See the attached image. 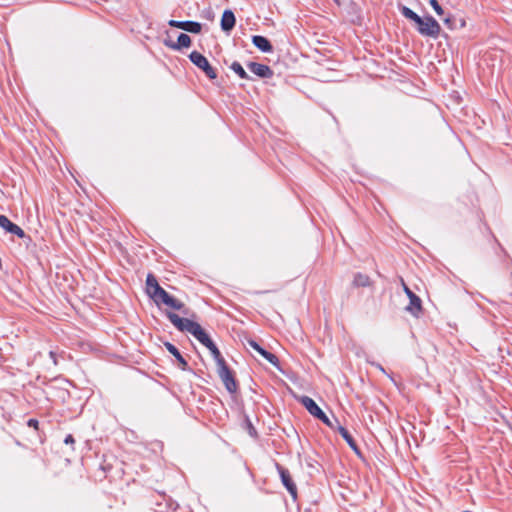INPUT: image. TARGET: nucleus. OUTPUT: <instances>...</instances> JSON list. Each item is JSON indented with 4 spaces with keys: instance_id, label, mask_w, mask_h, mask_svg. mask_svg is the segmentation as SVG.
Instances as JSON below:
<instances>
[{
    "instance_id": "obj_28",
    "label": "nucleus",
    "mask_w": 512,
    "mask_h": 512,
    "mask_svg": "<svg viewBox=\"0 0 512 512\" xmlns=\"http://www.w3.org/2000/svg\"><path fill=\"white\" fill-rule=\"evenodd\" d=\"M444 22H445V23H449V22H450V19H448V18H447V19H445V20H444Z\"/></svg>"
},
{
    "instance_id": "obj_13",
    "label": "nucleus",
    "mask_w": 512,
    "mask_h": 512,
    "mask_svg": "<svg viewBox=\"0 0 512 512\" xmlns=\"http://www.w3.org/2000/svg\"><path fill=\"white\" fill-rule=\"evenodd\" d=\"M203 346L207 348L213 342L200 324L196 323L191 333Z\"/></svg>"
},
{
    "instance_id": "obj_10",
    "label": "nucleus",
    "mask_w": 512,
    "mask_h": 512,
    "mask_svg": "<svg viewBox=\"0 0 512 512\" xmlns=\"http://www.w3.org/2000/svg\"><path fill=\"white\" fill-rule=\"evenodd\" d=\"M247 67L252 73L261 78H270L273 76V71L268 65L256 62H249L247 64Z\"/></svg>"
},
{
    "instance_id": "obj_18",
    "label": "nucleus",
    "mask_w": 512,
    "mask_h": 512,
    "mask_svg": "<svg viewBox=\"0 0 512 512\" xmlns=\"http://www.w3.org/2000/svg\"><path fill=\"white\" fill-rule=\"evenodd\" d=\"M408 298L410 302L409 305L406 307V310L409 311L414 316H418L422 310L421 299L416 294H413Z\"/></svg>"
},
{
    "instance_id": "obj_5",
    "label": "nucleus",
    "mask_w": 512,
    "mask_h": 512,
    "mask_svg": "<svg viewBox=\"0 0 512 512\" xmlns=\"http://www.w3.org/2000/svg\"><path fill=\"white\" fill-rule=\"evenodd\" d=\"M217 373L221 378L225 388L230 392L234 393L237 391L238 385L234 378L233 372L229 369L227 364L217 367Z\"/></svg>"
},
{
    "instance_id": "obj_8",
    "label": "nucleus",
    "mask_w": 512,
    "mask_h": 512,
    "mask_svg": "<svg viewBox=\"0 0 512 512\" xmlns=\"http://www.w3.org/2000/svg\"><path fill=\"white\" fill-rule=\"evenodd\" d=\"M168 25L171 27L179 28L187 32L198 34L202 30V25L195 21H177L169 20Z\"/></svg>"
},
{
    "instance_id": "obj_2",
    "label": "nucleus",
    "mask_w": 512,
    "mask_h": 512,
    "mask_svg": "<svg viewBox=\"0 0 512 512\" xmlns=\"http://www.w3.org/2000/svg\"><path fill=\"white\" fill-rule=\"evenodd\" d=\"M400 11L404 17L413 21L417 25V31L425 37L437 38L441 32L440 24L432 17H420L413 10L402 6Z\"/></svg>"
},
{
    "instance_id": "obj_1",
    "label": "nucleus",
    "mask_w": 512,
    "mask_h": 512,
    "mask_svg": "<svg viewBox=\"0 0 512 512\" xmlns=\"http://www.w3.org/2000/svg\"><path fill=\"white\" fill-rule=\"evenodd\" d=\"M145 291L158 307L165 305L170 309L182 311L184 314H188V310L185 309V304L164 290L152 273H149L146 277Z\"/></svg>"
},
{
    "instance_id": "obj_9",
    "label": "nucleus",
    "mask_w": 512,
    "mask_h": 512,
    "mask_svg": "<svg viewBox=\"0 0 512 512\" xmlns=\"http://www.w3.org/2000/svg\"><path fill=\"white\" fill-rule=\"evenodd\" d=\"M0 227L6 232L14 234L21 239L26 236L24 230L20 226L11 222L5 215H0Z\"/></svg>"
},
{
    "instance_id": "obj_20",
    "label": "nucleus",
    "mask_w": 512,
    "mask_h": 512,
    "mask_svg": "<svg viewBox=\"0 0 512 512\" xmlns=\"http://www.w3.org/2000/svg\"><path fill=\"white\" fill-rule=\"evenodd\" d=\"M371 284H372L371 278L367 274H363V273L355 274L353 281H352V285L357 288L358 287H369V286H371Z\"/></svg>"
},
{
    "instance_id": "obj_4",
    "label": "nucleus",
    "mask_w": 512,
    "mask_h": 512,
    "mask_svg": "<svg viewBox=\"0 0 512 512\" xmlns=\"http://www.w3.org/2000/svg\"><path fill=\"white\" fill-rule=\"evenodd\" d=\"M191 62L201 69L209 79H215L217 73L215 69L210 65L207 58L198 51H192L189 55Z\"/></svg>"
},
{
    "instance_id": "obj_21",
    "label": "nucleus",
    "mask_w": 512,
    "mask_h": 512,
    "mask_svg": "<svg viewBox=\"0 0 512 512\" xmlns=\"http://www.w3.org/2000/svg\"><path fill=\"white\" fill-rule=\"evenodd\" d=\"M207 349L211 352L214 360L216 361L217 367L226 364L225 359L221 355L219 349L217 348L214 342H211V344L207 346Z\"/></svg>"
},
{
    "instance_id": "obj_6",
    "label": "nucleus",
    "mask_w": 512,
    "mask_h": 512,
    "mask_svg": "<svg viewBox=\"0 0 512 512\" xmlns=\"http://www.w3.org/2000/svg\"><path fill=\"white\" fill-rule=\"evenodd\" d=\"M166 316L170 320V322L175 326V328H177L181 332L191 333L193 327L197 323L188 318H182L171 311H167Z\"/></svg>"
},
{
    "instance_id": "obj_11",
    "label": "nucleus",
    "mask_w": 512,
    "mask_h": 512,
    "mask_svg": "<svg viewBox=\"0 0 512 512\" xmlns=\"http://www.w3.org/2000/svg\"><path fill=\"white\" fill-rule=\"evenodd\" d=\"M165 45L173 50H180L181 48H188L191 46V38L185 33L178 36L177 42L165 41Z\"/></svg>"
},
{
    "instance_id": "obj_23",
    "label": "nucleus",
    "mask_w": 512,
    "mask_h": 512,
    "mask_svg": "<svg viewBox=\"0 0 512 512\" xmlns=\"http://www.w3.org/2000/svg\"><path fill=\"white\" fill-rule=\"evenodd\" d=\"M430 5L432 6L437 15H443L444 11L437 0H430Z\"/></svg>"
},
{
    "instance_id": "obj_22",
    "label": "nucleus",
    "mask_w": 512,
    "mask_h": 512,
    "mask_svg": "<svg viewBox=\"0 0 512 512\" xmlns=\"http://www.w3.org/2000/svg\"><path fill=\"white\" fill-rule=\"evenodd\" d=\"M230 68L241 78V79H249V75L246 73L244 68L239 62H233Z\"/></svg>"
},
{
    "instance_id": "obj_14",
    "label": "nucleus",
    "mask_w": 512,
    "mask_h": 512,
    "mask_svg": "<svg viewBox=\"0 0 512 512\" xmlns=\"http://www.w3.org/2000/svg\"><path fill=\"white\" fill-rule=\"evenodd\" d=\"M249 345L256 351L258 352L261 356H263L269 363L273 364V365H277L278 364V358L276 355H274L273 353L271 352H268L266 351L265 349H263L257 342L251 340L249 341Z\"/></svg>"
},
{
    "instance_id": "obj_26",
    "label": "nucleus",
    "mask_w": 512,
    "mask_h": 512,
    "mask_svg": "<svg viewBox=\"0 0 512 512\" xmlns=\"http://www.w3.org/2000/svg\"><path fill=\"white\" fill-rule=\"evenodd\" d=\"M64 443H65V444H71V445H73V444L75 443V439H74V437H73L71 434H69V435H67V436H66V438L64 439Z\"/></svg>"
},
{
    "instance_id": "obj_17",
    "label": "nucleus",
    "mask_w": 512,
    "mask_h": 512,
    "mask_svg": "<svg viewBox=\"0 0 512 512\" xmlns=\"http://www.w3.org/2000/svg\"><path fill=\"white\" fill-rule=\"evenodd\" d=\"M252 43L262 52H272V50H273V47H272L270 41L264 36H260V35L253 36Z\"/></svg>"
},
{
    "instance_id": "obj_15",
    "label": "nucleus",
    "mask_w": 512,
    "mask_h": 512,
    "mask_svg": "<svg viewBox=\"0 0 512 512\" xmlns=\"http://www.w3.org/2000/svg\"><path fill=\"white\" fill-rule=\"evenodd\" d=\"M235 16L231 10H225L221 17V28L223 31H230L235 26Z\"/></svg>"
},
{
    "instance_id": "obj_24",
    "label": "nucleus",
    "mask_w": 512,
    "mask_h": 512,
    "mask_svg": "<svg viewBox=\"0 0 512 512\" xmlns=\"http://www.w3.org/2000/svg\"><path fill=\"white\" fill-rule=\"evenodd\" d=\"M401 284H402V287H403V290L405 292V294L410 297L411 295L415 294L414 292L411 291V289L406 285V283L404 282L403 279H401Z\"/></svg>"
},
{
    "instance_id": "obj_19",
    "label": "nucleus",
    "mask_w": 512,
    "mask_h": 512,
    "mask_svg": "<svg viewBox=\"0 0 512 512\" xmlns=\"http://www.w3.org/2000/svg\"><path fill=\"white\" fill-rule=\"evenodd\" d=\"M165 346L167 350L177 359L180 367L182 370H186L188 367L187 361L183 358V356L180 354L179 350L171 343L166 342Z\"/></svg>"
},
{
    "instance_id": "obj_3",
    "label": "nucleus",
    "mask_w": 512,
    "mask_h": 512,
    "mask_svg": "<svg viewBox=\"0 0 512 512\" xmlns=\"http://www.w3.org/2000/svg\"><path fill=\"white\" fill-rule=\"evenodd\" d=\"M299 401L312 416L321 420L328 427L334 429V423L326 416V414L321 410V408L312 398L308 396H302L300 397Z\"/></svg>"
},
{
    "instance_id": "obj_7",
    "label": "nucleus",
    "mask_w": 512,
    "mask_h": 512,
    "mask_svg": "<svg viewBox=\"0 0 512 512\" xmlns=\"http://www.w3.org/2000/svg\"><path fill=\"white\" fill-rule=\"evenodd\" d=\"M276 468L279 472L282 484L285 486L291 497L296 500L298 496L297 487L290 472L279 464L276 465Z\"/></svg>"
},
{
    "instance_id": "obj_12",
    "label": "nucleus",
    "mask_w": 512,
    "mask_h": 512,
    "mask_svg": "<svg viewBox=\"0 0 512 512\" xmlns=\"http://www.w3.org/2000/svg\"><path fill=\"white\" fill-rule=\"evenodd\" d=\"M203 346L207 348L213 342L200 324L196 323L191 333Z\"/></svg>"
},
{
    "instance_id": "obj_27",
    "label": "nucleus",
    "mask_w": 512,
    "mask_h": 512,
    "mask_svg": "<svg viewBox=\"0 0 512 512\" xmlns=\"http://www.w3.org/2000/svg\"><path fill=\"white\" fill-rule=\"evenodd\" d=\"M50 356L54 359V363L56 364L55 353L53 351L50 352Z\"/></svg>"
},
{
    "instance_id": "obj_16",
    "label": "nucleus",
    "mask_w": 512,
    "mask_h": 512,
    "mask_svg": "<svg viewBox=\"0 0 512 512\" xmlns=\"http://www.w3.org/2000/svg\"><path fill=\"white\" fill-rule=\"evenodd\" d=\"M336 424L337 426L334 425V428H336L338 430V432L340 433V435L343 437V439L347 442V444L357 453H359V448L355 442V440L353 439L352 435L348 432V430L346 428H344L343 426H341L339 424V422L336 420Z\"/></svg>"
},
{
    "instance_id": "obj_25",
    "label": "nucleus",
    "mask_w": 512,
    "mask_h": 512,
    "mask_svg": "<svg viewBox=\"0 0 512 512\" xmlns=\"http://www.w3.org/2000/svg\"><path fill=\"white\" fill-rule=\"evenodd\" d=\"M27 424L29 427H33L36 430L38 429L39 426V422L36 419H29Z\"/></svg>"
}]
</instances>
